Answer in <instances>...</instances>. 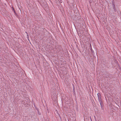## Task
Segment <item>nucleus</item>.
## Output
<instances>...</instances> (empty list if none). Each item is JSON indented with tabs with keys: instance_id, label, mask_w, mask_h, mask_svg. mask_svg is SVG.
Here are the masks:
<instances>
[{
	"instance_id": "obj_10",
	"label": "nucleus",
	"mask_w": 121,
	"mask_h": 121,
	"mask_svg": "<svg viewBox=\"0 0 121 121\" xmlns=\"http://www.w3.org/2000/svg\"><path fill=\"white\" fill-rule=\"evenodd\" d=\"M105 98H106V96H105Z\"/></svg>"
},
{
	"instance_id": "obj_4",
	"label": "nucleus",
	"mask_w": 121,
	"mask_h": 121,
	"mask_svg": "<svg viewBox=\"0 0 121 121\" xmlns=\"http://www.w3.org/2000/svg\"><path fill=\"white\" fill-rule=\"evenodd\" d=\"M114 10V11L115 12H116V8H114L113 9Z\"/></svg>"
},
{
	"instance_id": "obj_7",
	"label": "nucleus",
	"mask_w": 121,
	"mask_h": 121,
	"mask_svg": "<svg viewBox=\"0 0 121 121\" xmlns=\"http://www.w3.org/2000/svg\"><path fill=\"white\" fill-rule=\"evenodd\" d=\"M13 11L14 10V8H13Z\"/></svg>"
},
{
	"instance_id": "obj_1",
	"label": "nucleus",
	"mask_w": 121,
	"mask_h": 121,
	"mask_svg": "<svg viewBox=\"0 0 121 121\" xmlns=\"http://www.w3.org/2000/svg\"><path fill=\"white\" fill-rule=\"evenodd\" d=\"M97 95H98V99L99 102L100 103V105L101 106V107H102V104H101V103L102 102L101 97V95L99 93H98L97 94ZM102 108V107H101Z\"/></svg>"
},
{
	"instance_id": "obj_3",
	"label": "nucleus",
	"mask_w": 121,
	"mask_h": 121,
	"mask_svg": "<svg viewBox=\"0 0 121 121\" xmlns=\"http://www.w3.org/2000/svg\"><path fill=\"white\" fill-rule=\"evenodd\" d=\"M37 109V111H38V113H39V114H40L39 113V109H38V108H37V109Z\"/></svg>"
},
{
	"instance_id": "obj_2",
	"label": "nucleus",
	"mask_w": 121,
	"mask_h": 121,
	"mask_svg": "<svg viewBox=\"0 0 121 121\" xmlns=\"http://www.w3.org/2000/svg\"><path fill=\"white\" fill-rule=\"evenodd\" d=\"M112 4H113V9L115 8V5H114V4L113 3Z\"/></svg>"
},
{
	"instance_id": "obj_6",
	"label": "nucleus",
	"mask_w": 121,
	"mask_h": 121,
	"mask_svg": "<svg viewBox=\"0 0 121 121\" xmlns=\"http://www.w3.org/2000/svg\"><path fill=\"white\" fill-rule=\"evenodd\" d=\"M15 15L16 16L17 15V14L16 13V12H15Z\"/></svg>"
},
{
	"instance_id": "obj_5",
	"label": "nucleus",
	"mask_w": 121,
	"mask_h": 121,
	"mask_svg": "<svg viewBox=\"0 0 121 121\" xmlns=\"http://www.w3.org/2000/svg\"><path fill=\"white\" fill-rule=\"evenodd\" d=\"M16 16H17V17L18 18H19V16L18 15H17Z\"/></svg>"
},
{
	"instance_id": "obj_9",
	"label": "nucleus",
	"mask_w": 121,
	"mask_h": 121,
	"mask_svg": "<svg viewBox=\"0 0 121 121\" xmlns=\"http://www.w3.org/2000/svg\"><path fill=\"white\" fill-rule=\"evenodd\" d=\"M92 52H94V51H93L92 50Z\"/></svg>"
},
{
	"instance_id": "obj_8",
	"label": "nucleus",
	"mask_w": 121,
	"mask_h": 121,
	"mask_svg": "<svg viewBox=\"0 0 121 121\" xmlns=\"http://www.w3.org/2000/svg\"><path fill=\"white\" fill-rule=\"evenodd\" d=\"M14 13H15V12H16L15 10L14 11Z\"/></svg>"
}]
</instances>
